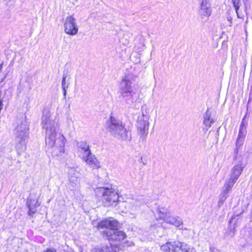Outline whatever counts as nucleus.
<instances>
[{"label":"nucleus","instance_id":"obj_15","mask_svg":"<svg viewBox=\"0 0 252 252\" xmlns=\"http://www.w3.org/2000/svg\"><path fill=\"white\" fill-rule=\"evenodd\" d=\"M181 250L182 252H189L190 249L187 244L179 242L178 250Z\"/></svg>","mask_w":252,"mask_h":252},{"label":"nucleus","instance_id":"obj_1","mask_svg":"<svg viewBox=\"0 0 252 252\" xmlns=\"http://www.w3.org/2000/svg\"><path fill=\"white\" fill-rule=\"evenodd\" d=\"M119 225V221L113 217L105 218L99 221L96 225L97 230L110 229L117 230L113 234L109 233L108 231L103 230L101 234L105 237L109 241L121 242L126 238V233L122 230H117Z\"/></svg>","mask_w":252,"mask_h":252},{"label":"nucleus","instance_id":"obj_17","mask_svg":"<svg viewBox=\"0 0 252 252\" xmlns=\"http://www.w3.org/2000/svg\"><path fill=\"white\" fill-rule=\"evenodd\" d=\"M213 123V120L209 117L205 118L203 121V124L205 126L206 130H208L209 128L211 126L212 124Z\"/></svg>","mask_w":252,"mask_h":252},{"label":"nucleus","instance_id":"obj_2","mask_svg":"<svg viewBox=\"0 0 252 252\" xmlns=\"http://www.w3.org/2000/svg\"><path fill=\"white\" fill-rule=\"evenodd\" d=\"M94 194L97 201L105 205H111L119 201V195L112 188L97 187L94 189Z\"/></svg>","mask_w":252,"mask_h":252},{"label":"nucleus","instance_id":"obj_21","mask_svg":"<svg viewBox=\"0 0 252 252\" xmlns=\"http://www.w3.org/2000/svg\"><path fill=\"white\" fill-rule=\"evenodd\" d=\"M3 63L2 62V63L0 64V71H1L2 68V65H3Z\"/></svg>","mask_w":252,"mask_h":252},{"label":"nucleus","instance_id":"obj_16","mask_svg":"<svg viewBox=\"0 0 252 252\" xmlns=\"http://www.w3.org/2000/svg\"><path fill=\"white\" fill-rule=\"evenodd\" d=\"M203 10L201 13V16L202 18L207 17L208 18L211 14V10L209 7H205L202 9Z\"/></svg>","mask_w":252,"mask_h":252},{"label":"nucleus","instance_id":"obj_13","mask_svg":"<svg viewBox=\"0 0 252 252\" xmlns=\"http://www.w3.org/2000/svg\"><path fill=\"white\" fill-rule=\"evenodd\" d=\"M111 128L117 131L118 132V134H121V133L120 132L125 133L127 132L126 129L123 126H122V125H119L118 124L112 123Z\"/></svg>","mask_w":252,"mask_h":252},{"label":"nucleus","instance_id":"obj_20","mask_svg":"<svg viewBox=\"0 0 252 252\" xmlns=\"http://www.w3.org/2000/svg\"><path fill=\"white\" fill-rule=\"evenodd\" d=\"M96 252H104V248L97 249Z\"/></svg>","mask_w":252,"mask_h":252},{"label":"nucleus","instance_id":"obj_6","mask_svg":"<svg viewBox=\"0 0 252 252\" xmlns=\"http://www.w3.org/2000/svg\"><path fill=\"white\" fill-rule=\"evenodd\" d=\"M64 32L69 35H75L78 31V27L75 22V19L72 15L66 17L64 23Z\"/></svg>","mask_w":252,"mask_h":252},{"label":"nucleus","instance_id":"obj_9","mask_svg":"<svg viewBox=\"0 0 252 252\" xmlns=\"http://www.w3.org/2000/svg\"><path fill=\"white\" fill-rule=\"evenodd\" d=\"M17 138L21 141H24L29 136V128L26 124H20L17 126Z\"/></svg>","mask_w":252,"mask_h":252},{"label":"nucleus","instance_id":"obj_3","mask_svg":"<svg viewBox=\"0 0 252 252\" xmlns=\"http://www.w3.org/2000/svg\"><path fill=\"white\" fill-rule=\"evenodd\" d=\"M80 148L86 153V156L83 159L92 169H98L100 167V162L95 156L92 154L90 147L86 142H83Z\"/></svg>","mask_w":252,"mask_h":252},{"label":"nucleus","instance_id":"obj_23","mask_svg":"<svg viewBox=\"0 0 252 252\" xmlns=\"http://www.w3.org/2000/svg\"><path fill=\"white\" fill-rule=\"evenodd\" d=\"M108 248H108V247H105L104 248V249H108Z\"/></svg>","mask_w":252,"mask_h":252},{"label":"nucleus","instance_id":"obj_4","mask_svg":"<svg viewBox=\"0 0 252 252\" xmlns=\"http://www.w3.org/2000/svg\"><path fill=\"white\" fill-rule=\"evenodd\" d=\"M243 170V167L241 164L234 165L231 170L229 179H227L224 184L225 190L228 192L234 186L238 178Z\"/></svg>","mask_w":252,"mask_h":252},{"label":"nucleus","instance_id":"obj_19","mask_svg":"<svg viewBox=\"0 0 252 252\" xmlns=\"http://www.w3.org/2000/svg\"><path fill=\"white\" fill-rule=\"evenodd\" d=\"M209 251L210 252H221L220 250L214 246L210 247L209 248Z\"/></svg>","mask_w":252,"mask_h":252},{"label":"nucleus","instance_id":"obj_14","mask_svg":"<svg viewBox=\"0 0 252 252\" xmlns=\"http://www.w3.org/2000/svg\"><path fill=\"white\" fill-rule=\"evenodd\" d=\"M230 2L232 3L233 6L234 7L235 11L237 15V17L240 18L239 16L238 11L242 6V0H230Z\"/></svg>","mask_w":252,"mask_h":252},{"label":"nucleus","instance_id":"obj_5","mask_svg":"<svg viewBox=\"0 0 252 252\" xmlns=\"http://www.w3.org/2000/svg\"><path fill=\"white\" fill-rule=\"evenodd\" d=\"M149 116L142 114L139 116L137 121V128L138 133L141 136L146 135L148 131Z\"/></svg>","mask_w":252,"mask_h":252},{"label":"nucleus","instance_id":"obj_12","mask_svg":"<svg viewBox=\"0 0 252 252\" xmlns=\"http://www.w3.org/2000/svg\"><path fill=\"white\" fill-rule=\"evenodd\" d=\"M122 81L125 82V86L121 88V93L122 95L125 96V95L127 93H131L132 91L131 90L129 80L124 79L122 80Z\"/></svg>","mask_w":252,"mask_h":252},{"label":"nucleus","instance_id":"obj_18","mask_svg":"<svg viewBox=\"0 0 252 252\" xmlns=\"http://www.w3.org/2000/svg\"><path fill=\"white\" fill-rule=\"evenodd\" d=\"M208 0H202L200 4L201 9H203L204 7H207V5L208 3Z\"/></svg>","mask_w":252,"mask_h":252},{"label":"nucleus","instance_id":"obj_7","mask_svg":"<svg viewBox=\"0 0 252 252\" xmlns=\"http://www.w3.org/2000/svg\"><path fill=\"white\" fill-rule=\"evenodd\" d=\"M158 213L161 215H159V218L164 220L169 223L173 225L176 227H179L182 224V221L174 217L168 216V213L166 211L164 212H161L159 211Z\"/></svg>","mask_w":252,"mask_h":252},{"label":"nucleus","instance_id":"obj_10","mask_svg":"<svg viewBox=\"0 0 252 252\" xmlns=\"http://www.w3.org/2000/svg\"><path fill=\"white\" fill-rule=\"evenodd\" d=\"M179 242L170 241L162 245L160 249L163 252H177L178 251Z\"/></svg>","mask_w":252,"mask_h":252},{"label":"nucleus","instance_id":"obj_8","mask_svg":"<svg viewBox=\"0 0 252 252\" xmlns=\"http://www.w3.org/2000/svg\"><path fill=\"white\" fill-rule=\"evenodd\" d=\"M26 205L28 208V214L30 216L33 217V215L37 212V208L40 206V202L38 199L28 198Z\"/></svg>","mask_w":252,"mask_h":252},{"label":"nucleus","instance_id":"obj_22","mask_svg":"<svg viewBox=\"0 0 252 252\" xmlns=\"http://www.w3.org/2000/svg\"><path fill=\"white\" fill-rule=\"evenodd\" d=\"M65 77H63V80H62V84H63V85L65 83Z\"/></svg>","mask_w":252,"mask_h":252},{"label":"nucleus","instance_id":"obj_11","mask_svg":"<svg viewBox=\"0 0 252 252\" xmlns=\"http://www.w3.org/2000/svg\"><path fill=\"white\" fill-rule=\"evenodd\" d=\"M243 124L242 123L240 126V128L239 131L238 136L236 142V152H238L239 148L243 144V141L245 138V134L242 132V127Z\"/></svg>","mask_w":252,"mask_h":252}]
</instances>
